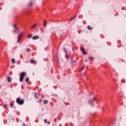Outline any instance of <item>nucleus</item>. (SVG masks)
Wrapping results in <instances>:
<instances>
[{
	"label": "nucleus",
	"instance_id": "obj_38",
	"mask_svg": "<svg viewBox=\"0 0 126 126\" xmlns=\"http://www.w3.org/2000/svg\"><path fill=\"white\" fill-rule=\"evenodd\" d=\"M55 94H52V96H54Z\"/></svg>",
	"mask_w": 126,
	"mask_h": 126
},
{
	"label": "nucleus",
	"instance_id": "obj_16",
	"mask_svg": "<svg viewBox=\"0 0 126 126\" xmlns=\"http://www.w3.org/2000/svg\"><path fill=\"white\" fill-rule=\"evenodd\" d=\"M65 58H66V59H68V54L67 53L65 54Z\"/></svg>",
	"mask_w": 126,
	"mask_h": 126
},
{
	"label": "nucleus",
	"instance_id": "obj_1",
	"mask_svg": "<svg viewBox=\"0 0 126 126\" xmlns=\"http://www.w3.org/2000/svg\"><path fill=\"white\" fill-rule=\"evenodd\" d=\"M26 76V72H23L21 73L20 78V82H22L23 80H24V77H25Z\"/></svg>",
	"mask_w": 126,
	"mask_h": 126
},
{
	"label": "nucleus",
	"instance_id": "obj_20",
	"mask_svg": "<svg viewBox=\"0 0 126 126\" xmlns=\"http://www.w3.org/2000/svg\"><path fill=\"white\" fill-rule=\"evenodd\" d=\"M75 17H76V16H75V17H74L73 18H71V19L70 20V21H72V20H73V19H75Z\"/></svg>",
	"mask_w": 126,
	"mask_h": 126
},
{
	"label": "nucleus",
	"instance_id": "obj_25",
	"mask_svg": "<svg viewBox=\"0 0 126 126\" xmlns=\"http://www.w3.org/2000/svg\"><path fill=\"white\" fill-rule=\"evenodd\" d=\"M5 107H6V106H8V104L7 103H5L4 105Z\"/></svg>",
	"mask_w": 126,
	"mask_h": 126
},
{
	"label": "nucleus",
	"instance_id": "obj_33",
	"mask_svg": "<svg viewBox=\"0 0 126 126\" xmlns=\"http://www.w3.org/2000/svg\"><path fill=\"white\" fill-rule=\"evenodd\" d=\"M39 102H42V99H39Z\"/></svg>",
	"mask_w": 126,
	"mask_h": 126
},
{
	"label": "nucleus",
	"instance_id": "obj_17",
	"mask_svg": "<svg viewBox=\"0 0 126 126\" xmlns=\"http://www.w3.org/2000/svg\"><path fill=\"white\" fill-rule=\"evenodd\" d=\"M29 81V78H27L25 79V82H28Z\"/></svg>",
	"mask_w": 126,
	"mask_h": 126
},
{
	"label": "nucleus",
	"instance_id": "obj_35",
	"mask_svg": "<svg viewBox=\"0 0 126 126\" xmlns=\"http://www.w3.org/2000/svg\"><path fill=\"white\" fill-rule=\"evenodd\" d=\"M60 36H61V37H62L63 36V34H60Z\"/></svg>",
	"mask_w": 126,
	"mask_h": 126
},
{
	"label": "nucleus",
	"instance_id": "obj_10",
	"mask_svg": "<svg viewBox=\"0 0 126 126\" xmlns=\"http://www.w3.org/2000/svg\"><path fill=\"white\" fill-rule=\"evenodd\" d=\"M43 26H44V27H47V21H44Z\"/></svg>",
	"mask_w": 126,
	"mask_h": 126
},
{
	"label": "nucleus",
	"instance_id": "obj_27",
	"mask_svg": "<svg viewBox=\"0 0 126 126\" xmlns=\"http://www.w3.org/2000/svg\"><path fill=\"white\" fill-rule=\"evenodd\" d=\"M44 123H47V119L44 120Z\"/></svg>",
	"mask_w": 126,
	"mask_h": 126
},
{
	"label": "nucleus",
	"instance_id": "obj_30",
	"mask_svg": "<svg viewBox=\"0 0 126 126\" xmlns=\"http://www.w3.org/2000/svg\"><path fill=\"white\" fill-rule=\"evenodd\" d=\"M57 62H58V63H59V58L57 57Z\"/></svg>",
	"mask_w": 126,
	"mask_h": 126
},
{
	"label": "nucleus",
	"instance_id": "obj_26",
	"mask_svg": "<svg viewBox=\"0 0 126 126\" xmlns=\"http://www.w3.org/2000/svg\"><path fill=\"white\" fill-rule=\"evenodd\" d=\"M30 5H31V6H32V5H33V4L32 2H31L30 3Z\"/></svg>",
	"mask_w": 126,
	"mask_h": 126
},
{
	"label": "nucleus",
	"instance_id": "obj_15",
	"mask_svg": "<svg viewBox=\"0 0 126 126\" xmlns=\"http://www.w3.org/2000/svg\"><path fill=\"white\" fill-rule=\"evenodd\" d=\"M76 63V61L73 60V59H71V63Z\"/></svg>",
	"mask_w": 126,
	"mask_h": 126
},
{
	"label": "nucleus",
	"instance_id": "obj_13",
	"mask_svg": "<svg viewBox=\"0 0 126 126\" xmlns=\"http://www.w3.org/2000/svg\"><path fill=\"white\" fill-rule=\"evenodd\" d=\"M36 26H37V24H35L33 26H32V27H31V28H35Z\"/></svg>",
	"mask_w": 126,
	"mask_h": 126
},
{
	"label": "nucleus",
	"instance_id": "obj_5",
	"mask_svg": "<svg viewBox=\"0 0 126 126\" xmlns=\"http://www.w3.org/2000/svg\"><path fill=\"white\" fill-rule=\"evenodd\" d=\"M21 38H22V33H20L18 37L17 43H19L20 42V40H21Z\"/></svg>",
	"mask_w": 126,
	"mask_h": 126
},
{
	"label": "nucleus",
	"instance_id": "obj_8",
	"mask_svg": "<svg viewBox=\"0 0 126 126\" xmlns=\"http://www.w3.org/2000/svg\"><path fill=\"white\" fill-rule=\"evenodd\" d=\"M7 79L8 82H11V78L10 77H7Z\"/></svg>",
	"mask_w": 126,
	"mask_h": 126
},
{
	"label": "nucleus",
	"instance_id": "obj_31",
	"mask_svg": "<svg viewBox=\"0 0 126 126\" xmlns=\"http://www.w3.org/2000/svg\"><path fill=\"white\" fill-rule=\"evenodd\" d=\"M72 49L73 52H74L75 50H74V49H73V47H72Z\"/></svg>",
	"mask_w": 126,
	"mask_h": 126
},
{
	"label": "nucleus",
	"instance_id": "obj_21",
	"mask_svg": "<svg viewBox=\"0 0 126 126\" xmlns=\"http://www.w3.org/2000/svg\"><path fill=\"white\" fill-rule=\"evenodd\" d=\"M31 63H34V60H31Z\"/></svg>",
	"mask_w": 126,
	"mask_h": 126
},
{
	"label": "nucleus",
	"instance_id": "obj_34",
	"mask_svg": "<svg viewBox=\"0 0 126 126\" xmlns=\"http://www.w3.org/2000/svg\"><path fill=\"white\" fill-rule=\"evenodd\" d=\"M47 124H48V125H50V122H48Z\"/></svg>",
	"mask_w": 126,
	"mask_h": 126
},
{
	"label": "nucleus",
	"instance_id": "obj_12",
	"mask_svg": "<svg viewBox=\"0 0 126 126\" xmlns=\"http://www.w3.org/2000/svg\"><path fill=\"white\" fill-rule=\"evenodd\" d=\"M11 63H15L16 62H15V59H12V60H11Z\"/></svg>",
	"mask_w": 126,
	"mask_h": 126
},
{
	"label": "nucleus",
	"instance_id": "obj_22",
	"mask_svg": "<svg viewBox=\"0 0 126 126\" xmlns=\"http://www.w3.org/2000/svg\"><path fill=\"white\" fill-rule=\"evenodd\" d=\"M10 106L11 107V108H12V107H13V104L10 103Z\"/></svg>",
	"mask_w": 126,
	"mask_h": 126
},
{
	"label": "nucleus",
	"instance_id": "obj_19",
	"mask_svg": "<svg viewBox=\"0 0 126 126\" xmlns=\"http://www.w3.org/2000/svg\"><path fill=\"white\" fill-rule=\"evenodd\" d=\"M31 37H32V34H30L28 36V38H31Z\"/></svg>",
	"mask_w": 126,
	"mask_h": 126
},
{
	"label": "nucleus",
	"instance_id": "obj_36",
	"mask_svg": "<svg viewBox=\"0 0 126 126\" xmlns=\"http://www.w3.org/2000/svg\"><path fill=\"white\" fill-rule=\"evenodd\" d=\"M55 97H57L58 96V94H55Z\"/></svg>",
	"mask_w": 126,
	"mask_h": 126
},
{
	"label": "nucleus",
	"instance_id": "obj_18",
	"mask_svg": "<svg viewBox=\"0 0 126 126\" xmlns=\"http://www.w3.org/2000/svg\"><path fill=\"white\" fill-rule=\"evenodd\" d=\"M84 67H85L84 65L82 67L81 70H80V71H81L83 70L84 69Z\"/></svg>",
	"mask_w": 126,
	"mask_h": 126
},
{
	"label": "nucleus",
	"instance_id": "obj_3",
	"mask_svg": "<svg viewBox=\"0 0 126 126\" xmlns=\"http://www.w3.org/2000/svg\"><path fill=\"white\" fill-rule=\"evenodd\" d=\"M96 100H97V99H96V98L94 97L92 99H89L88 100V102H89V103H90V104H91L92 105H93V103H94V102H95V101H96Z\"/></svg>",
	"mask_w": 126,
	"mask_h": 126
},
{
	"label": "nucleus",
	"instance_id": "obj_14",
	"mask_svg": "<svg viewBox=\"0 0 126 126\" xmlns=\"http://www.w3.org/2000/svg\"><path fill=\"white\" fill-rule=\"evenodd\" d=\"M87 28L88 30H92V27H90V26H88Z\"/></svg>",
	"mask_w": 126,
	"mask_h": 126
},
{
	"label": "nucleus",
	"instance_id": "obj_4",
	"mask_svg": "<svg viewBox=\"0 0 126 126\" xmlns=\"http://www.w3.org/2000/svg\"><path fill=\"white\" fill-rule=\"evenodd\" d=\"M14 32L15 33H19V30H18V28L16 26V25H14Z\"/></svg>",
	"mask_w": 126,
	"mask_h": 126
},
{
	"label": "nucleus",
	"instance_id": "obj_6",
	"mask_svg": "<svg viewBox=\"0 0 126 126\" xmlns=\"http://www.w3.org/2000/svg\"><path fill=\"white\" fill-rule=\"evenodd\" d=\"M80 49H81V51H82L83 55H86L87 54L86 53V51H85V49L83 48V47H81Z\"/></svg>",
	"mask_w": 126,
	"mask_h": 126
},
{
	"label": "nucleus",
	"instance_id": "obj_24",
	"mask_svg": "<svg viewBox=\"0 0 126 126\" xmlns=\"http://www.w3.org/2000/svg\"><path fill=\"white\" fill-rule=\"evenodd\" d=\"M37 96V93H34V97H36Z\"/></svg>",
	"mask_w": 126,
	"mask_h": 126
},
{
	"label": "nucleus",
	"instance_id": "obj_7",
	"mask_svg": "<svg viewBox=\"0 0 126 126\" xmlns=\"http://www.w3.org/2000/svg\"><path fill=\"white\" fill-rule=\"evenodd\" d=\"M39 37L38 35H35L32 37V40H38Z\"/></svg>",
	"mask_w": 126,
	"mask_h": 126
},
{
	"label": "nucleus",
	"instance_id": "obj_28",
	"mask_svg": "<svg viewBox=\"0 0 126 126\" xmlns=\"http://www.w3.org/2000/svg\"><path fill=\"white\" fill-rule=\"evenodd\" d=\"M89 59H93V57H89Z\"/></svg>",
	"mask_w": 126,
	"mask_h": 126
},
{
	"label": "nucleus",
	"instance_id": "obj_9",
	"mask_svg": "<svg viewBox=\"0 0 126 126\" xmlns=\"http://www.w3.org/2000/svg\"><path fill=\"white\" fill-rule=\"evenodd\" d=\"M63 52H64V53H66V54H67V53H68V51H67V50L66 49V48H64L63 49Z\"/></svg>",
	"mask_w": 126,
	"mask_h": 126
},
{
	"label": "nucleus",
	"instance_id": "obj_2",
	"mask_svg": "<svg viewBox=\"0 0 126 126\" xmlns=\"http://www.w3.org/2000/svg\"><path fill=\"white\" fill-rule=\"evenodd\" d=\"M16 101L19 105H23L24 104V99H21L19 97L16 99Z\"/></svg>",
	"mask_w": 126,
	"mask_h": 126
},
{
	"label": "nucleus",
	"instance_id": "obj_29",
	"mask_svg": "<svg viewBox=\"0 0 126 126\" xmlns=\"http://www.w3.org/2000/svg\"><path fill=\"white\" fill-rule=\"evenodd\" d=\"M85 62L86 63H87V62H88V61L87 60H85Z\"/></svg>",
	"mask_w": 126,
	"mask_h": 126
},
{
	"label": "nucleus",
	"instance_id": "obj_37",
	"mask_svg": "<svg viewBox=\"0 0 126 126\" xmlns=\"http://www.w3.org/2000/svg\"><path fill=\"white\" fill-rule=\"evenodd\" d=\"M23 125L24 126H26V125H25V124H23Z\"/></svg>",
	"mask_w": 126,
	"mask_h": 126
},
{
	"label": "nucleus",
	"instance_id": "obj_11",
	"mask_svg": "<svg viewBox=\"0 0 126 126\" xmlns=\"http://www.w3.org/2000/svg\"><path fill=\"white\" fill-rule=\"evenodd\" d=\"M49 102V100H45L43 101V103L44 104H45V105H47V103Z\"/></svg>",
	"mask_w": 126,
	"mask_h": 126
},
{
	"label": "nucleus",
	"instance_id": "obj_23",
	"mask_svg": "<svg viewBox=\"0 0 126 126\" xmlns=\"http://www.w3.org/2000/svg\"><path fill=\"white\" fill-rule=\"evenodd\" d=\"M27 51L30 52V49H29V48L27 49Z\"/></svg>",
	"mask_w": 126,
	"mask_h": 126
},
{
	"label": "nucleus",
	"instance_id": "obj_32",
	"mask_svg": "<svg viewBox=\"0 0 126 126\" xmlns=\"http://www.w3.org/2000/svg\"><path fill=\"white\" fill-rule=\"evenodd\" d=\"M122 82H125V80H122Z\"/></svg>",
	"mask_w": 126,
	"mask_h": 126
}]
</instances>
